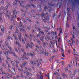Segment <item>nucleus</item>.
<instances>
[{"label": "nucleus", "mask_w": 79, "mask_h": 79, "mask_svg": "<svg viewBox=\"0 0 79 79\" xmlns=\"http://www.w3.org/2000/svg\"><path fill=\"white\" fill-rule=\"evenodd\" d=\"M8 10H6V17H8L9 19H10V16H11V13H9V15H8Z\"/></svg>", "instance_id": "obj_1"}, {"label": "nucleus", "mask_w": 79, "mask_h": 79, "mask_svg": "<svg viewBox=\"0 0 79 79\" xmlns=\"http://www.w3.org/2000/svg\"><path fill=\"white\" fill-rule=\"evenodd\" d=\"M36 61L37 63V64L38 67H39V66H40V64L41 63V62H40L39 63L38 62H39V59H36Z\"/></svg>", "instance_id": "obj_2"}, {"label": "nucleus", "mask_w": 79, "mask_h": 79, "mask_svg": "<svg viewBox=\"0 0 79 79\" xmlns=\"http://www.w3.org/2000/svg\"><path fill=\"white\" fill-rule=\"evenodd\" d=\"M37 78L38 79H43V75L42 74H41L40 76H39V75H37Z\"/></svg>", "instance_id": "obj_3"}, {"label": "nucleus", "mask_w": 79, "mask_h": 79, "mask_svg": "<svg viewBox=\"0 0 79 79\" xmlns=\"http://www.w3.org/2000/svg\"><path fill=\"white\" fill-rule=\"evenodd\" d=\"M5 51L6 52H4V54H5V55H6H6H7L8 54V52H9V50H8L7 49H5Z\"/></svg>", "instance_id": "obj_4"}, {"label": "nucleus", "mask_w": 79, "mask_h": 79, "mask_svg": "<svg viewBox=\"0 0 79 79\" xmlns=\"http://www.w3.org/2000/svg\"><path fill=\"white\" fill-rule=\"evenodd\" d=\"M36 30L38 31H39V32L40 34V33H42V29H41V28H37L36 29Z\"/></svg>", "instance_id": "obj_5"}, {"label": "nucleus", "mask_w": 79, "mask_h": 79, "mask_svg": "<svg viewBox=\"0 0 79 79\" xmlns=\"http://www.w3.org/2000/svg\"><path fill=\"white\" fill-rule=\"evenodd\" d=\"M45 50H44L43 51L41 50H40L39 52V53L40 54H44V53H45Z\"/></svg>", "instance_id": "obj_6"}, {"label": "nucleus", "mask_w": 79, "mask_h": 79, "mask_svg": "<svg viewBox=\"0 0 79 79\" xmlns=\"http://www.w3.org/2000/svg\"><path fill=\"white\" fill-rule=\"evenodd\" d=\"M30 37H29V39L30 41H32V37H34V35H32L31 34H30Z\"/></svg>", "instance_id": "obj_7"}, {"label": "nucleus", "mask_w": 79, "mask_h": 79, "mask_svg": "<svg viewBox=\"0 0 79 79\" xmlns=\"http://www.w3.org/2000/svg\"><path fill=\"white\" fill-rule=\"evenodd\" d=\"M18 36L19 37V40H20V41H21V35L20 34V33H19V34L18 35Z\"/></svg>", "instance_id": "obj_8"}, {"label": "nucleus", "mask_w": 79, "mask_h": 79, "mask_svg": "<svg viewBox=\"0 0 79 79\" xmlns=\"http://www.w3.org/2000/svg\"><path fill=\"white\" fill-rule=\"evenodd\" d=\"M48 79H52V74L50 75V73H48Z\"/></svg>", "instance_id": "obj_9"}, {"label": "nucleus", "mask_w": 79, "mask_h": 79, "mask_svg": "<svg viewBox=\"0 0 79 79\" xmlns=\"http://www.w3.org/2000/svg\"><path fill=\"white\" fill-rule=\"evenodd\" d=\"M36 42L38 44H39V45H40V44H42L38 38L36 39Z\"/></svg>", "instance_id": "obj_10"}, {"label": "nucleus", "mask_w": 79, "mask_h": 79, "mask_svg": "<svg viewBox=\"0 0 79 79\" xmlns=\"http://www.w3.org/2000/svg\"><path fill=\"white\" fill-rule=\"evenodd\" d=\"M44 27L45 28L47 29L48 30H50V27L48 25H46V26H44Z\"/></svg>", "instance_id": "obj_11"}, {"label": "nucleus", "mask_w": 79, "mask_h": 79, "mask_svg": "<svg viewBox=\"0 0 79 79\" xmlns=\"http://www.w3.org/2000/svg\"><path fill=\"white\" fill-rule=\"evenodd\" d=\"M40 40L42 42H44V36H42L41 37H40Z\"/></svg>", "instance_id": "obj_12"}, {"label": "nucleus", "mask_w": 79, "mask_h": 79, "mask_svg": "<svg viewBox=\"0 0 79 79\" xmlns=\"http://www.w3.org/2000/svg\"><path fill=\"white\" fill-rule=\"evenodd\" d=\"M44 55H46V56H50V54L49 53H46L45 52H44Z\"/></svg>", "instance_id": "obj_13"}, {"label": "nucleus", "mask_w": 79, "mask_h": 79, "mask_svg": "<svg viewBox=\"0 0 79 79\" xmlns=\"http://www.w3.org/2000/svg\"><path fill=\"white\" fill-rule=\"evenodd\" d=\"M30 62H31V63L32 64H34V65H35V64H36L34 63V59H33V60H32V61H30Z\"/></svg>", "instance_id": "obj_14"}, {"label": "nucleus", "mask_w": 79, "mask_h": 79, "mask_svg": "<svg viewBox=\"0 0 79 79\" xmlns=\"http://www.w3.org/2000/svg\"><path fill=\"white\" fill-rule=\"evenodd\" d=\"M22 57L23 58V60L24 59L25 60H28V59L26 57V56H24V55H22Z\"/></svg>", "instance_id": "obj_15"}, {"label": "nucleus", "mask_w": 79, "mask_h": 79, "mask_svg": "<svg viewBox=\"0 0 79 79\" xmlns=\"http://www.w3.org/2000/svg\"><path fill=\"white\" fill-rule=\"evenodd\" d=\"M16 2L15 3H13V5L14 6H18V4L17 3V0H15Z\"/></svg>", "instance_id": "obj_16"}, {"label": "nucleus", "mask_w": 79, "mask_h": 79, "mask_svg": "<svg viewBox=\"0 0 79 79\" xmlns=\"http://www.w3.org/2000/svg\"><path fill=\"white\" fill-rule=\"evenodd\" d=\"M59 30H60V33L58 34V36H60V34H61L62 33V30H61V27H59Z\"/></svg>", "instance_id": "obj_17"}, {"label": "nucleus", "mask_w": 79, "mask_h": 79, "mask_svg": "<svg viewBox=\"0 0 79 79\" xmlns=\"http://www.w3.org/2000/svg\"><path fill=\"white\" fill-rule=\"evenodd\" d=\"M30 54L31 55V56H32V57H33V56H34V54H35V53H34V52H31Z\"/></svg>", "instance_id": "obj_18"}, {"label": "nucleus", "mask_w": 79, "mask_h": 79, "mask_svg": "<svg viewBox=\"0 0 79 79\" xmlns=\"http://www.w3.org/2000/svg\"><path fill=\"white\" fill-rule=\"evenodd\" d=\"M45 40L47 41H48V40H49L50 39V38L49 37H48V36H45Z\"/></svg>", "instance_id": "obj_19"}, {"label": "nucleus", "mask_w": 79, "mask_h": 79, "mask_svg": "<svg viewBox=\"0 0 79 79\" xmlns=\"http://www.w3.org/2000/svg\"><path fill=\"white\" fill-rule=\"evenodd\" d=\"M15 69H13L12 70V71H11V73H13L14 74H15L16 72H15Z\"/></svg>", "instance_id": "obj_20"}, {"label": "nucleus", "mask_w": 79, "mask_h": 79, "mask_svg": "<svg viewBox=\"0 0 79 79\" xmlns=\"http://www.w3.org/2000/svg\"><path fill=\"white\" fill-rule=\"evenodd\" d=\"M0 28L1 29V31L3 32L4 31V27H3V26L1 25L0 27Z\"/></svg>", "instance_id": "obj_21"}, {"label": "nucleus", "mask_w": 79, "mask_h": 79, "mask_svg": "<svg viewBox=\"0 0 79 79\" xmlns=\"http://www.w3.org/2000/svg\"><path fill=\"white\" fill-rule=\"evenodd\" d=\"M28 7H30L31 8V6L30 5H27L25 7V8H26V9H27V8H28Z\"/></svg>", "instance_id": "obj_22"}, {"label": "nucleus", "mask_w": 79, "mask_h": 79, "mask_svg": "<svg viewBox=\"0 0 79 79\" xmlns=\"http://www.w3.org/2000/svg\"><path fill=\"white\" fill-rule=\"evenodd\" d=\"M46 34H48V36L49 37H50V36H51L50 34H51V33L50 32H49L48 31H46Z\"/></svg>", "instance_id": "obj_23"}, {"label": "nucleus", "mask_w": 79, "mask_h": 79, "mask_svg": "<svg viewBox=\"0 0 79 79\" xmlns=\"http://www.w3.org/2000/svg\"><path fill=\"white\" fill-rule=\"evenodd\" d=\"M24 36L25 37H26L27 39H28V38H29V35H28L25 34L24 35Z\"/></svg>", "instance_id": "obj_24"}, {"label": "nucleus", "mask_w": 79, "mask_h": 79, "mask_svg": "<svg viewBox=\"0 0 79 79\" xmlns=\"http://www.w3.org/2000/svg\"><path fill=\"white\" fill-rule=\"evenodd\" d=\"M29 47H30V45L28 44H27V45H26V48L28 49Z\"/></svg>", "instance_id": "obj_25"}, {"label": "nucleus", "mask_w": 79, "mask_h": 79, "mask_svg": "<svg viewBox=\"0 0 79 79\" xmlns=\"http://www.w3.org/2000/svg\"><path fill=\"white\" fill-rule=\"evenodd\" d=\"M62 50L63 53V54H62V55L63 57H64L65 56L64 55V50H63V49H62Z\"/></svg>", "instance_id": "obj_26"}, {"label": "nucleus", "mask_w": 79, "mask_h": 79, "mask_svg": "<svg viewBox=\"0 0 79 79\" xmlns=\"http://www.w3.org/2000/svg\"><path fill=\"white\" fill-rule=\"evenodd\" d=\"M71 33L73 35V39H74V38H75V37H74V32L73 31H72L71 32Z\"/></svg>", "instance_id": "obj_27"}, {"label": "nucleus", "mask_w": 79, "mask_h": 79, "mask_svg": "<svg viewBox=\"0 0 79 79\" xmlns=\"http://www.w3.org/2000/svg\"><path fill=\"white\" fill-rule=\"evenodd\" d=\"M60 74L59 73L57 74V79H60V78H60Z\"/></svg>", "instance_id": "obj_28"}, {"label": "nucleus", "mask_w": 79, "mask_h": 79, "mask_svg": "<svg viewBox=\"0 0 79 79\" xmlns=\"http://www.w3.org/2000/svg\"><path fill=\"white\" fill-rule=\"evenodd\" d=\"M43 42V44L44 45H48V43H47V42H46V43L44 42Z\"/></svg>", "instance_id": "obj_29"}, {"label": "nucleus", "mask_w": 79, "mask_h": 79, "mask_svg": "<svg viewBox=\"0 0 79 79\" xmlns=\"http://www.w3.org/2000/svg\"><path fill=\"white\" fill-rule=\"evenodd\" d=\"M22 24V23H21V22H20L19 26L21 27H23V25Z\"/></svg>", "instance_id": "obj_30"}, {"label": "nucleus", "mask_w": 79, "mask_h": 79, "mask_svg": "<svg viewBox=\"0 0 79 79\" xmlns=\"http://www.w3.org/2000/svg\"><path fill=\"white\" fill-rule=\"evenodd\" d=\"M73 54L75 55H78V53L76 52H73Z\"/></svg>", "instance_id": "obj_31"}, {"label": "nucleus", "mask_w": 79, "mask_h": 79, "mask_svg": "<svg viewBox=\"0 0 79 79\" xmlns=\"http://www.w3.org/2000/svg\"><path fill=\"white\" fill-rule=\"evenodd\" d=\"M14 61H15V63H19V62L16 60H15Z\"/></svg>", "instance_id": "obj_32"}, {"label": "nucleus", "mask_w": 79, "mask_h": 79, "mask_svg": "<svg viewBox=\"0 0 79 79\" xmlns=\"http://www.w3.org/2000/svg\"><path fill=\"white\" fill-rule=\"evenodd\" d=\"M2 66H3L4 67V68H6V65H5V64H4V63H2Z\"/></svg>", "instance_id": "obj_33"}, {"label": "nucleus", "mask_w": 79, "mask_h": 79, "mask_svg": "<svg viewBox=\"0 0 79 79\" xmlns=\"http://www.w3.org/2000/svg\"><path fill=\"white\" fill-rule=\"evenodd\" d=\"M10 50V51H13V50L10 47H8Z\"/></svg>", "instance_id": "obj_34"}, {"label": "nucleus", "mask_w": 79, "mask_h": 79, "mask_svg": "<svg viewBox=\"0 0 79 79\" xmlns=\"http://www.w3.org/2000/svg\"><path fill=\"white\" fill-rule=\"evenodd\" d=\"M20 77L22 78H23V74L22 73H21V75H20Z\"/></svg>", "instance_id": "obj_35"}, {"label": "nucleus", "mask_w": 79, "mask_h": 79, "mask_svg": "<svg viewBox=\"0 0 79 79\" xmlns=\"http://www.w3.org/2000/svg\"><path fill=\"white\" fill-rule=\"evenodd\" d=\"M14 56L16 58H18V56H17V55L16 54H14Z\"/></svg>", "instance_id": "obj_36"}, {"label": "nucleus", "mask_w": 79, "mask_h": 79, "mask_svg": "<svg viewBox=\"0 0 79 79\" xmlns=\"http://www.w3.org/2000/svg\"><path fill=\"white\" fill-rule=\"evenodd\" d=\"M17 12L16 11H13V15H15V14H17Z\"/></svg>", "instance_id": "obj_37"}, {"label": "nucleus", "mask_w": 79, "mask_h": 79, "mask_svg": "<svg viewBox=\"0 0 79 79\" xmlns=\"http://www.w3.org/2000/svg\"><path fill=\"white\" fill-rule=\"evenodd\" d=\"M65 76H66V75H65V74L64 73H62V76L63 77H65Z\"/></svg>", "instance_id": "obj_38"}, {"label": "nucleus", "mask_w": 79, "mask_h": 79, "mask_svg": "<svg viewBox=\"0 0 79 79\" xmlns=\"http://www.w3.org/2000/svg\"><path fill=\"white\" fill-rule=\"evenodd\" d=\"M20 30L21 31H25V30L24 29L22 28H20Z\"/></svg>", "instance_id": "obj_39"}, {"label": "nucleus", "mask_w": 79, "mask_h": 79, "mask_svg": "<svg viewBox=\"0 0 79 79\" xmlns=\"http://www.w3.org/2000/svg\"><path fill=\"white\" fill-rule=\"evenodd\" d=\"M52 27L53 29H54L55 28V24H52Z\"/></svg>", "instance_id": "obj_40"}, {"label": "nucleus", "mask_w": 79, "mask_h": 79, "mask_svg": "<svg viewBox=\"0 0 79 79\" xmlns=\"http://www.w3.org/2000/svg\"><path fill=\"white\" fill-rule=\"evenodd\" d=\"M2 58H1V55H0V63H2Z\"/></svg>", "instance_id": "obj_41"}, {"label": "nucleus", "mask_w": 79, "mask_h": 79, "mask_svg": "<svg viewBox=\"0 0 79 79\" xmlns=\"http://www.w3.org/2000/svg\"><path fill=\"white\" fill-rule=\"evenodd\" d=\"M19 61H21L22 60V58H21V57H19Z\"/></svg>", "instance_id": "obj_42"}, {"label": "nucleus", "mask_w": 79, "mask_h": 79, "mask_svg": "<svg viewBox=\"0 0 79 79\" xmlns=\"http://www.w3.org/2000/svg\"><path fill=\"white\" fill-rule=\"evenodd\" d=\"M41 16H45V14H44V13H43L42 14H41Z\"/></svg>", "instance_id": "obj_43"}, {"label": "nucleus", "mask_w": 79, "mask_h": 79, "mask_svg": "<svg viewBox=\"0 0 79 79\" xmlns=\"http://www.w3.org/2000/svg\"><path fill=\"white\" fill-rule=\"evenodd\" d=\"M72 43L73 45H75V42H74V41H72Z\"/></svg>", "instance_id": "obj_44"}, {"label": "nucleus", "mask_w": 79, "mask_h": 79, "mask_svg": "<svg viewBox=\"0 0 79 79\" xmlns=\"http://www.w3.org/2000/svg\"><path fill=\"white\" fill-rule=\"evenodd\" d=\"M54 74L55 75V74H58V72H55L54 73Z\"/></svg>", "instance_id": "obj_45"}, {"label": "nucleus", "mask_w": 79, "mask_h": 79, "mask_svg": "<svg viewBox=\"0 0 79 79\" xmlns=\"http://www.w3.org/2000/svg\"><path fill=\"white\" fill-rule=\"evenodd\" d=\"M27 28L28 30H30L31 29V27H27Z\"/></svg>", "instance_id": "obj_46"}, {"label": "nucleus", "mask_w": 79, "mask_h": 79, "mask_svg": "<svg viewBox=\"0 0 79 79\" xmlns=\"http://www.w3.org/2000/svg\"><path fill=\"white\" fill-rule=\"evenodd\" d=\"M16 44L17 45H20V44H19V42H16Z\"/></svg>", "instance_id": "obj_47"}, {"label": "nucleus", "mask_w": 79, "mask_h": 79, "mask_svg": "<svg viewBox=\"0 0 79 79\" xmlns=\"http://www.w3.org/2000/svg\"><path fill=\"white\" fill-rule=\"evenodd\" d=\"M26 74L28 76H30V75L29 72H27Z\"/></svg>", "instance_id": "obj_48"}, {"label": "nucleus", "mask_w": 79, "mask_h": 79, "mask_svg": "<svg viewBox=\"0 0 79 79\" xmlns=\"http://www.w3.org/2000/svg\"><path fill=\"white\" fill-rule=\"evenodd\" d=\"M10 39H11V37H10V36H8L7 37V39H8V40H10Z\"/></svg>", "instance_id": "obj_49"}, {"label": "nucleus", "mask_w": 79, "mask_h": 79, "mask_svg": "<svg viewBox=\"0 0 79 79\" xmlns=\"http://www.w3.org/2000/svg\"><path fill=\"white\" fill-rule=\"evenodd\" d=\"M51 34L52 35H54V32L53 31L51 32Z\"/></svg>", "instance_id": "obj_50"}, {"label": "nucleus", "mask_w": 79, "mask_h": 79, "mask_svg": "<svg viewBox=\"0 0 79 79\" xmlns=\"http://www.w3.org/2000/svg\"><path fill=\"white\" fill-rule=\"evenodd\" d=\"M16 31H17L15 32V34H18V33L19 32V31H18V29H16Z\"/></svg>", "instance_id": "obj_51"}, {"label": "nucleus", "mask_w": 79, "mask_h": 79, "mask_svg": "<svg viewBox=\"0 0 79 79\" xmlns=\"http://www.w3.org/2000/svg\"><path fill=\"white\" fill-rule=\"evenodd\" d=\"M15 51L16 52H18V49H17V48H15Z\"/></svg>", "instance_id": "obj_52"}, {"label": "nucleus", "mask_w": 79, "mask_h": 79, "mask_svg": "<svg viewBox=\"0 0 79 79\" xmlns=\"http://www.w3.org/2000/svg\"><path fill=\"white\" fill-rule=\"evenodd\" d=\"M6 77H7V78H8V79H10V76L9 75H8L7 76H6Z\"/></svg>", "instance_id": "obj_53"}, {"label": "nucleus", "mask_w": 79, "mask_h": 79, "mask_svg": "<svg viewBox=\"0 0 79 79\" xmlns=\"http://www.w3.org/2000/svg\"><path fill=\"white\" fill-rule=\"evenodd\" d=\"M37 37H39L40 36V34H37L36 35Z\"/></svg>", "instance_id": "obj_54"}, {"label": "nucleus", "mask_w": 79, "mask_h": 79, "mask_svg": "<svg viewBox=\"0 0 79 79\" xmlns=\"http://www.w3.org/2000/svg\"><path fill=\"white\" fill-rule=\"evenodd\" d=\"M32 31L33 32H35V31H36V30L35 29H32Z\"/></svg>", "instance_id": "obj_55"}, {"label": "nucleus", "mask_w": 79, "mask_h": 79, "mask_svg": "<svg viewBox=\"0 0 79 79\" xmlns=\"http://www.w3.org/2000/svg\"><path fill=\"white\" fill-rule=\"evenodd\" d=\"M69 73L70 74H72V72H71V70H70L69 71Z\"/></svg>", "instance_id": "obj_56"}, {"label": "nucleus", "mask_w": 79, "mask_h": 79, "mask_svg": "<svg viewBox=\"0 0 79 79\" xmlns=\"http://www.w3.org/2000/svg\"><path fill=\"white\" fill-rule=\"evenodd\" d=\"M9 53L10 54H13V53L12 51H9Z\"/></svg>", "instance_id": "obj_57"}, {"label": "nucleus", "mask_w": 79, "mask_h": 79, "mask_svg": "<svg viewBox=\"0 0 79 79\" xmlns=\"http://www.w3.org/2000/svg\"><path fill=\"white\" fill-rule=\"evenodd\" d=\"M15 38V39L16 40V39H18V36H17V35H16L15 37H14Z\"/></svg>", "instance_id": "obj_58"}, {"label": "nucleus", "mask_w": 79, "mask_h": 79, "mask_svg": "<svg viewBox=\"0 0 79 79\" xmlns=\"http://www.w3.org/2000/svg\"><path fill=\"white\" fill-rule=\"evenodd\" d=\"M23 55H24L25 56L26 55V52H25L24 51L23 52Z\"/></svg>", "instance_id": "obj_59"}, {"label": "nucleus", "mask_w": 79, "mask_h": 79, "mask_svg": "<svg viewBox=\"0 0 79 79\" xmlns=\"http://www.w3.org/2000/svg\"><path fill=\"white\" fill-rule=\"evenodd\" d=\"M66 26L67 27H69V25H68V24L67 23H66Z\"/></svg>", "instance_id": "obj_60"}, {"label": "nucleus", "mask_w": 79, "mask_h": 79, "mask_svg": "<svg viewBox=\"0 0 79 79\" xmlns=\"http://www.w3.org/2000/svg\"><path fill=\"white\" fill-rule=\"evenodd\" d=\"M30 47L31 49H33V46H31L30 45Z\"/></svg>", "instance_id": "obj_61"}, {"label": "nucleus", "mask_w": 79, "mask_h": 79, "mask_svg": "<svg viewBox=\"0 0 79 79\" xmlns=\"http://www.w3.org/2000/svg\"><path fill=\"white\" fill-rule=\"evenodd\" d=\"M61 63L63 65H64V62L63 61H62Z\"/></svg>", "instance_id": "obj_62"}, {"label": "nucleus", "mask_w": 79, "mask_h": 79, "mask_svg": "<svg viewBox=\"0 0 79 79\" xmlns=\"http://www.w3.org/2000/svg\"><path fill=\"white\" fill-rule=\"evenodd\" d=\"M23 63H24V64H27V63L26 62V61H24Z\"/></svg>", "instance_id": "obj_63"}, {"label": "nucleus", "mask_w": 79, "mask_h": 79, "mask_svg": "<svg viewBox=\"0 0 79 79\" xmlns=\"http://www.w3.org/2000/svg\"><path fill=\"white\" fill-rule=\"evenodd\" d=\"M7 59L9 61H10V58L8 57H7Z\"/></svg>", "instance_id": "obj_64"}]
</instances>
